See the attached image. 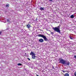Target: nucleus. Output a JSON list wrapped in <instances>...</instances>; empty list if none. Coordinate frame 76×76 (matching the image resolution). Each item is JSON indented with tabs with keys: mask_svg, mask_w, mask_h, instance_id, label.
Masks as SVG:
<instances>
[{
	"mask_svg": "<svg viewBox=\"0 0 76 76\" xmlns=\"http://www.w3.org/2000/svg\"><path fill=\"white\" fill-rule=\"evenodd\" d=\"M60 60L59 62V63H61V64H65L66 66H69L70 65V62L69 61H67L65 60H64L63 59H59Z\"/></svg>",
	"mask_w": 76,
	"mask_h": 76,
	"instance_id": "1",
	"label": "nucleus"
},
{
	"mask_svg": "<svg viewBox=\"0 0 76 76\" xmlns=\"http://www.w3.org/2000/svg\"><path fill=\"white\" fill-rule=\"evenodd\" d=\"M60 26H59L57 27L53 28V29L55 32H57L58 33H59V34H61V32H60L61 31L60 29Z\"/></svg>",
	"mask_w": 76,
	"mask_h": 76,
	"instance_id": "2",
	"label": "nucleus"
},
{
	"mask_svg": "<svg viewBox=\"0 0 76 76\" xmlns=\"http://www.w3.org/2000/svg\"><path fill=\"white\" fill-rule=\"evenodd\" d=\"M37 36L39 37H42V38H43L45 41H48V39L46 37L42 34H39L37 35Z\"/></svg>",
	"mask_w": 76,
	"mask_h": 76,
	"instance_id": "3",
	"label": "nucleus"
},
{
	"mask_svg": "<svg viewBox=\"0 0 76 76\" xmlns=\"http://www.w3.org/2000/svg\"><path fill=\"white\" fill-rule=\"evenodd\" d=\"M30 55L32 56V58L33 59H35L36 57H37V56H35L36 54L34 53L33 52L31 51V53H30Z\"/></svg>",
	"mask_w": 76,
	"mask_h": 76,
	"instance_id": "4",
	"label": "nucleus"
},
{
	"mask_svg": "<svg viewBox=\"0 0 76 76\" xmlns=\"http://www.w3.org/2000/svg\"><path fill=\"white\" fill-rule=\"evenodd\" d=\"M39 42H43L44 41V39H40L39 40Z\"/></svg>",
	"mask_w": 76,
	"mask_h": 76,
	"instance_id": "5",
	"label": "nucleus"
},
{
	"mask_svg": "<svg viewBox=\"0 0 76 76\" xmlns=\"http://www.w3.org/2000/svg\"><path fill=\"white\" fill-rule=\"evenodd\" d=\"M26 27L28 28V29H29L31 28V25L30 24H28L26 25Z\"/></svg>",
	"mask_w": 76,
	"mask_h": 76,
	"instance_id": "6",
	"label": "nucleus"
},
{
	"mask_svg": "<svg viewBox=\"0 0 76 76\" xmlns=\"http://www.w3.org/2000/svg\"><path fill=\"white\" fill-rule=\"evenodd\" d=\"M40 9L41 10H44V8H42V7H41L40 8Z\"/></svg>",
	"mask_w": 76,
	"mask_h": 76,
	"instance_id": "7",
	"label": "nucleus"
},
{
	"mask_svg": "<svg viewBox=\"0 0 76 76\" xmlns=\"http://www.w3.org/2000/svg\"><path fill=\"white\" fill-rule=\"evenodd\" d=\"M64 76H69V74H68L67 73H66L65 74H64Z\"/></svg>",
	"mask_w": 76,
	"mask_h": 76,
	"instance_id": "8",
	"label": "nucleus"
},
{
	"mask_svg": "<svg viewBox=\"0 0 76 76\" xmlns=\"http://www.w3.org/2000/svg\"><path fill=\"white\" fill-rule=\"evenodd\" d=\"M5 6L6 7H9V4H6L5 5Z\"/></svg>",
	"mask_w": 76,
	"mask_h": 76,
	"instance_id": "9",
	"label": "nucleus"
},
{
	"mask_svg": "<svg viewBox=\"0 0 76 76\" xmlns=\"http://www.w3.org/2000/svg\"><path fill=\"white\" fill-rule=\"evenodd\" d=\"M70 17L71 18L73 19V18H74L75 17V16H74V15H71Z\"/></svg>",
	"mask_w": 76,
	"mask_h": 76,
	"instance_id": "10",
	"label": "nucleus"
},
{
	"mask_svg": "<svg viewBox=\"0 0 76 76\" xmlns=\"http://www.w3.org/2000/svg\"><path fill=\"white\" fill-rule=\"evenodd\" d=\"M69 37V38H70L71 39H73V37L72 36H70Z\"/></svg>",
	"mask_w": 76,
	"mask_h": 76,
	"instance_id": "11",
	"label": "nucleus"
},
{
	"mask_svg": "<svg viewBox=\"0 0 76 76\" xmlns=\"http://www.w3.org/2000/svg\"><path fill=\"white\" fill-rule=\"evenodd\" d=\"M7 22L8 23H10V21L8 19H7Z\"/></svg>",
	"mask_w": 76,
	"mask_h": 76,
	"instance_id": "12",
	"label": "nucleus"
},
{
	"mask_svg": "<svg viewBox=\"0 0 76 76\" xmlns=\"http://www.w3.org/2000/svg\"><path fill=\"white\" fill-rule=\"evenodd\" d=\"M18 66H22V64L20 63H18Z\"/></svg>",
	"mask_w": 76,
	"mask_h": 76,
	"instance_id": "13",
	"label": "nucleus"
},
{
	"mask_svg": "<svg viewBox=\"0 0 76 76\" xmlns=\"http://www.w3.org/2000/svg\"><path fill=\"white\" fill-rule=\"evenodd\" d=\"M62 72H63V73H64L66 72V71H63V70H62Z\"/></svg>",
	"mask_w": 76,
	"mask_h": 76,
	"instance_id": "14",
	"label": "nucleus"
},
{
	"mask_svg": "<svg viewBox=\"0 0 76 76\" xmlns=\"http://www.w3.org/2000/svg\"><path fill=\"white\" fill-rule=\"evenodd\" d=\"M74 75L75 76H76V72H75L74 73Z\"/></svg>",
	"mask_w": 76,
	"mask_h": 76,
	"instance_id": "15",
	"label": "nucleus"
},
{
	"mask_svg": "<svg viewBox=\"0 0 76 76\" xmlns=\"http://www.w3.org/2000/svg\"><path fill=\"white\" fill-rule=\"evenodd\" d=\"M74 58H76V56H74Z\"/></svg>",
	"mask_w": 76,
	"mask_h": 76,
	"instance_id": "16",
	"label": "nucleus"
},
{
	"mask_svg": "<svg viewBox=\"0 0 76 76\" xmlns=\"http://www.w3.org/2000/svg\"><path fill=\"white\" fill-rule=\"evenodd\" d=\"M50 1H51V2H52V1H53V0H49Z\"/></svg>",
	"mask_w": 76,
	"mask_h": 76,
	"instance_id": "17",
	"label": "nucleus"
},
{
	"mask_svg": "<svg viewBox=\"0 0 76 76\" xmlns=\"http://www.w3.org/2000/svg\"><path fill=\"white\" fill-rule=\"evenodd\" d=\"M51 34H54V33L53 32H51Z\"/></svg>",
	"mask_w": 76,
	"mask_h": 76,
	"instance_id": "18",
	"label": "nucleus"
},
{
	"mask_svg": "<svg viewBox=\"0 0 76 76\" xmlns=\"http://www.w3.org/2000/svg\"><path fill=\"white\" fill-rule=\"evenodd\" d=\"M53 69H54V66H53Z\"/></svg>",
	"mask_w": 76,
	"mask_h": 76,
	"instance_id": "19",
	"label": "nucleus"
},
{
	"mask_svg": "<svg viewBox=\"0 0 76 76\" xmlns=\"http://www.w3.org/2000/svg\"><path fill=\"white\" fill-rule=\"evenodd\" d=\"M28 60H30V59L29 58H28Z\"/></svg>",
	"mask_w": 76,
	"mask_h": 76,
	"instance_id": "20",
	"label": "nucleus"
},
{
	"mask_svg": "<svg viewBox=\"0 0 76 76\" xmlns=\"http://www.w3.org/2000/svg\"><path fill=\"white\" fill-rule=\"evenodd\" d=\"M1 34V32H0V34Z\"/></svg>",
	"mask_w": 76,
	"mask_h": 76,
	"instance_id": "21",
	"label": "nucleus"
},
{
	"mask_svg": "<svg viewBox=\"0 0 76 76\" xmlns=\"http://www.w3.org/2000/svg\"><path fill=\"white\" fill-rule=\"evenodd\" d=\"M37 76H39V75H37Z\"/></svg>",
	"mask_w": 76,
	"mask_h": 76,
	"instance_id": "22",
	"label": "nucleus"
},
{
	"mask_svg": "<svg viewBox=\"0 0 76 76\" xmlns=\"http://www.w3.org/2000/svg\"><path fill=\"white\" fill-rule=\"evenodd\" d=\"M72 76H74V75H73Z\"/></svg>",
	"mask_w": 76,
	"mask_h": 76,
	"instance_id": "23",
	"label": "nucleus"
},
{
	"mask_svg": "<svg viewBox=\"0 0 76 76\" xmlns=\"http://www.w3.org/2000/svg\"><path fill=\"white\" fill-rule=\"evenodd\" d=\"M75 22H76V21H75Z\"/></svg>",
	"mask_w": 76,
	"mask_h": 76,
	"instance_id": "24",
	"label": "nucleus"
}]
</instances>
